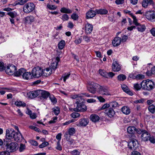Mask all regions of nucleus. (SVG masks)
<instances>
[{
  "instance_id": "1",
  "label": "nucleus",
  "mask_w": 155,
  "mask_h": 155,
  "mask_svg": "<svg viewBox=\"0 0 155 155\" xmlns=\"http://www.w3.org/2000/svg\"><path fill=\"white\" fill-rule=\"evenodd\" d=\"M84 100L80 97L77 98L75 103L77 104L76 108L73 109L75 111L84 112L87 110V107L84 104Z\"/></svg>"
},
{
  "instance_id": "2",
  "label": "nucleus",
  "mask_w": 155,
  "mask_h": 155,
  "mask_svg": "<svg viewBox=\"0 0 155 155\" xmlns=\"http://www.w3.org/2000/svg\"><path fill=\"white\" fill-rule=\"evenodd\" d=\"M141 86L143 89L150 91L154 88V84L151 80L147 79L141 82Z\"/></svg>"
},
{
  "instance_id": "3",
  "label": "nucleus",
  "mask_w": 155,
  "mask_h": 155,
  "mask_svg": "<svg viewBox=\"0 0 155 155\" xmlns=\"http://www.w3.org/2000/svg\"><path fill=\"white\" fill-rule=\"evenodd\" d=\"M5 143H6V146L7 147L6 150L9 153L10 152L15 151L18 149V144L13 140Z\"/></svg>"
},
{
  "instance_id": "4",
  "label": "nucleus",
  "mask_w": 155,
  "mask_h": 155,
  "mask_svg": "<svg viewBox=\"0 0 155 155\" xmlns=\"http://www.w3.org/2000/svg\"><path fill=\"white\" fill-rule=\"evenodd\" d=\"M32 76L33 78H38L43 76V69L39 67L33 68L32 71Z\"/></svg>"
},
{
  "instance_id": "5",
  "label": "nucleus",
  "mask_w": 155,
  "mask_h": 155,
  "mask_svg": "<svg viewBox=\"0 0 155 155\" xmlns=\"http://www.w3.org/2000/svg\"><path fill=\"white\" fill-rule=\"evenodd\" d=\"M15 134V131L14 130H10L7 129L6 131V138L4 140V142L12 141V140L13 139Z\"/></svg>"
},
{
  "instance_id": "6",
  "label": "nucleus",
  "mask_w": 155,
  "mask_h": 155,
  "mask_svg": "<svg viewBox=\"0 0 155 155\" xmlns=\"http://www.w3.org/2000/svg\"><path fill=\"white\" fill-rule=\"evenodd\" d=\"M143 15L148 21L151 22L155 21V11H148L146 12Z\"/></svg>"
},
{
  "instance_id": "7",
  "label": "nucleus",
  "mask_w": 155,
  "mask_h": 155,
  "mask_svg": "<svg viewBox=\"0 0 155 155\" xmlns=\"http://www.w3.org/2000/svg\"><path fill=\"white\" fill-rule=\"evenodd\" d=\"M35 5L32 2L28 3L24 6L23 10L26 13H28L32 12L35 9Z\"/></svg>"
},
{
  "instance_id": "8",
  "label": "nucleus",
  "mask_w": 155,
  "mask_h": 155,
  "mask_svg": "<svg viewBox=\"0 0 155 155\" xmlns=\"http://www.w3.org/2000/svg\"><path fill=\"white\" fill-rule=\"evenodd\" d=\"M97 92L99 93L106 95H110V94L109 92V88L108 87L105 86H100L98 88Z\"/></svg>"
},
{
  "instance_id": "9",
  "label": "nucleus",
  "mask_w": 155,
  "mask_h": 155,
  "mask_svg": "<svg viewBox=\"0 0 155 155\" xmlns=\"http://www.w3.org/2000/svg\"><path fill=\"white\" fill-rule=\"evenodd\" d=\"M60 61L59 57L57 56L53 60V62L51 64L49 68L52 70L53 73L57 68L58 66V63Z\"/></svg>"
},
{
  "instance_id": "10",
  "label": "nucleus",
  "mask_w": 155,
  "mask_h": 155,
  "mask_svg": "<svg viewBox=\"0 0 155 155\" xmlns=\"http://www.w3.org/2000/svg\"><path fill=\"white\" fill-rule=\"evenodd\" d=\"M16 69V67L15 65L11 64L7 66L5 70L6 74L10 75H12L15 73Z\"/></svg>"
},
{
  "instance_id": "11",
  "label": "nucleus",
  "mask_w": 155,
  "mask_h": 155,
  "mask_svg": "<svg viewBox=\"0 0 155 155\" xmlns=\"http://www.w3.org/2000/svg\"><path fill=\"white\" fill-rule=\"evenodd\" d=\"M138 141L137 140L133 138L128 143L127 145L128 148L130 150H135L138 147Z\"/></svg>"
},
{
  "instance_id": "12",
  "label": "nucleus",
  "mask_w": 155,
  "mask_h": 155,
  "mask_svg": "<svg viewBox=\"0 0 155 155\" xmlns=\"http://www.w3.org/2000/svg\"><path fill=\"white\" fill-rule=\"evenodd\" d=\"M39 96L44 99H47L50 95L49 92L45 90H39Z\"/></svg>"
},
{
  "instance_id": "13",
  "label": "nucleus",
  "mask_w": 155,
  "mask_h": 155,
  "mask_svg": "<svg viewBox=\"0 0 155 155\" xmlns=\"http://www.w3.org/2000/svg\"><path fill=\"white\" fill-rule=\"evenodd\" d=\"M39 90L33 91L28 93L27 95L29 98L32 99L39 96Z\"/></svg>"
},
{
  "instance_id": "14",
  "label": "nucleus",
  "mask_w": 155,
  "mask_h": 155,
  "mask_svg": "<svg viewBox=\"0 0 155 155\" xmlns=\"http://www.w3.org/2000/svg\"><path fill=\"white\" fill-rule=\"evenodd\" d=\"M137 128L134 126H129L127 128V132L129 134L131 135V137L134 138L136 136L134 134L136 132Z\"/></svg>"
},
{
  "instance_id": "15",
  "label": "nucleus",
  "mask_w": 155,
  "mask_h": 155,
  "mask_svg": "<svg viewBox=\"0 0 155 155\" xmlns=\"http://www.w3.org/2000/svg\"><path fill=\"white\" fill-rule=\"evenodd\" d=\"M22 77L26 80H30L33 78V76H32V73L30 72H26L25 69L22 74Z\"/></svg>"
},
{
  "instance_id": "16",
  "label": "nucleus",
  "mask_w": 155,
  "mask_h": 155,
  "mask_svg": "<svg viewBox=\"0 0 155 155\" xmlns=\"http://www.w3.org/2000/svg\"><path fill=\"white\" fill-rule=\"evenodd\" d=\"M121 87L124 91L127 94L130 96H132L134 95L133 92L132 91L130 90L128 87L125 84H123L121 85Z\"/></svg>"
},
{
  "instance_id": "17",
  "label": "nucleus",
  "mask_w": 155,
  "mask_h": 155,
  "mask_svg": "<svg viewBox=\"0 0 155 155\" xmlns=\"http://www.w3.org/2000/svg\"><path fill=\"white\" fill-rule=\"evenodd\" d=\"M96 14L97 12L96 10L95 11L90 10L86 13V18L87 19L92 18L94 17Z\"/></svg>"
},
{
  "instance_id": "18",
  "label": "nucleus",
  "mask_w": 155,
  "mask_h": 155,
  "mask_svg": "<svg viewBox=\"0 0 155 155\" xmlns=\"http://www.w3.org/2000/svg\"><path fill=\"white\" fill-rule=\"evenodd\" d=\"M150 136V133L145 130L143 131V133L141 134V137L142 140L146 141L148 140Z\"/></svg>"
},
{
  "instance_id": "19",
  "label": "nucleus",
  "mask_w": 155,
  "mask_h": 155,
  "mask_svg": "<svg viewBox=\"0 0 155 155\" xmlns=\"http://www.w3.org/2000/svg\"><path fill=\"white\" fill-rule=\"evenodd\" d=\"M23 138L22 135L20 132H16L14 135L13 139L15 141L20 142Z\"/></svg>"
},
{
  "instance_id": "20",
  "label": "nucleus",
  "mask_w": 155,
  "mask_h": 155,
  "mask_svg": "<svg viewBox=\"0 0 155 155\" xmlns=\"http://www.w3.org/2000/svg\"><path fill=\"white\" fill-rule=\"evenodd\" d=\"M85 33L87 34H90L92 31L93 26L92 25L87 23L85 25Z\"/></svg>"
},
{
  "instance_id": "21",
  "label": "nucleus",
  "mask_w": 155,
  "mask_h": 155,
  "mask_svg": "<svg viewBox=\"0 0 155 155\" xmlns=\"http://www.w3.org/2000/svg\"><path fill=\"white\" fill-rule=\"evenodd\" d=\"M112 68L113 71L114 72L118 71L121 70L120 65L116 61L114 62L113 63Z\"/></svg>"
},
{
  "instance_id": "22",
  "label": "nucleus",
  "mask_w": 155,
  "mask_h": 155,
  "mask_svg": "<svg viewBox=\"0 0 155 155\" xmlns=\"http://www.w3.org/2000/svg\"><path fill=\"white\" fill-rule=\"evenodd\" d=\"M121 41V38L117 37L114 38L112 41V44L114 47H117L120 45Z\"/></svg>"
},
{
  "instance_id": "23",
  "label": "nucleus",
  "mask_w": 155,
  "mask_h": 155,
  "mask_svg": "<svg viewBox=\"0 0 155 155\" xmlns=\"http://www.w3.org/2000/svg\"><path fill=\"white\" fill-rule=\"evenodd\" d=\"M105 113L110 118L113 117L115 114L114 111L113 109L111 108H109L106 110Z\"/></svg>"
},
{
  "instance_id": "24",
  "label": "nucleus",
  "mask_w": 155,
  "mask_h": 155,
  "mask_svg": "<svg viewBox=\"0 0 155 155\" xmlns=\"http://www.w3.org/2000/svg\"><path fill=\"white\" fill-rule=\"evenodd\" d=\"M53 72L49 68H45L44 70H43V76L47 77L53 73Z\"/></svg>"
},
{
  "instance_id": "25",
  "label": "nucleus",
  "mask_w": 155,
  "mask_h": 155,
  "mask_svg": "<svg viewBox=\"0 0 155 155\" xmlns=\"http://www.w3.org/2000/svg\"><path fill=\"white\" fill-rule=\"evenodd\" d=\"M35 18L33 16L31 15L27 16L24 18L25 22L27 23L31 24L33 22Z\"/></svg>"
},
{
  "instance_id": "26",
  "label": "nucleus",
  "mask_w": 155,
  "mask_h": 155,
  "mask_svg": "<svg viewBox=\"0 0 155 155\" xmlns=\"http://www.w3.org/2000/svg\"><path fill=\"white\" fill-rule=\"evenodd\" d=\"M89 120L87 119L83 118L79 120V125L82 126H86L88 123Z\"/></svg>"
},
{
  "instance_id": "27",
  "label": "nucleus",
  "mask_w": 155,
  "mask_h": 155,
  "mask_svg": "<svg viewBox=\"0 0 155 155\" xmlns=\"http://www.w3.org/2000/svg\"><path fill=\"white\" fill-rule=\"evenodd\" d=\"M29 0H17L14 3L9 5V6L11 5L16 6L17 5H23L26 2Z\"/></svg>"
},
{
  "instance_id": "28",
  "label": "nucleus",
  "mask_w": 155,
  "mask_h": 155,
  "mask_svg": "<svg viewBox=\"0 0 155 155\" xmlns=\"http://www.w3.org/2000/svg\"><path fill=\"white\" fill-rule=\"evenodd\" d=\"M121 111L126 115H128L130 112V110L129 107L124 106L121 109Z\"/></svg>"
},
{
  "instance_id": "29",
  "label": "nucleus",
  "mask_w": 155,
  "mask_h": 155,
  "mask_svg": "<svg viewBox=\"0 0 155 155\" xmlns=\"http://www.w3.org/2000/svg\"><path fill=\"white\" fill-rule=\"evenodd\" d=\"M97 14L99 15H106L108 13V11L106 9H96Z\"/></svg>"
},
{
  "instance_id": "30",
  "label": "nucleus",
  "mask_w": 155,
  "mask_h": 155,
  "mask_svg": "<svg viewBox=\"0 0 155 155\" xmlns=\"http://www.w3.org/2000/svg\"><path fill=\"white\" fill-rule=\"evenodd\" d=\"M91 120L93 122H96L98 121L100 119L99 117L95 114H92L90 116Z\"/></svg>"
},
{
  "instance_id": "31",
  "label": "nucleus",
  "mask_w": 155,
  "mask_h": 155,
  "mask_svg": "<svg viewBox=\"0 0 155 155\" xmlns=\"http://www.w3.org/2000/svg\"><path fill=\"white\" fill-rule=\"evenodd\" d=\"M25 70V69L21 68L19 69L18 71H16L14 74L15 76L16 77H19L21 75L22 76Z\"/></svg>"
},
{
  "instance_id": "32",
  "label": "nucleus",
  "mask_w": 155,
  "mask_h": 155,
  "mask_svg": "<svg viewBox=\"0 0 155 155\" xmlns=\"http://www.w3.org/2000/svg\"><path fill=\"white\" fill-rule=\"evenodd\" d=\"M15 104L18 107H25L26 106L25 103L19 100L15 102Z\"/></svg>"
},
{
  "instance_id": "33",
  "label": "nucleus",
  "mask_w": 155,
  "mask_h": 155,
  "mask_svg": "<svg viewBox=\"0 0 155 155\" xmlns=\"http://www.w3.org/2000/svg\"><path fill=\"white\" fill-rule=\"evenodd\" d=\"M136 26H137V29L138 30V31L141 32L144 31L146 28V26L144 25H141L139 23L138 25Z\"/></svg>"
},
{
  "instance_id": "34",
  "label": "nucleus",
  "mask_w": 155,
  "mask_h": 155,
  "mask_svg": "<svg viewBox=\"0 0 155 155\" xmlns=\"http://www.w3.org/2000/svg\"><path fill=\"white\" fill-rule=\"evenodd\" d=\"M60 11L62 13L66 14H70L72 12L71 10L69 8H66L65 7L61 8L60 9Z\"/></svg>"
},
{
  "instance_id": "35",
  "label": "nucleus",
  "mask_w": 155,
  "mask_h": 155,
  "mask_svg": "<svg viewBox=\"0 0 155 155\" xmlns=\"http://www.w3.org/2000/svg\"><path fill=\"white\" fill-rule=\"evenodd\" d=\"M65 45V42L64 40H62L58 43V47L59 49L62 50L64 48Z\"/></svg>"
},
{
  "instance_id": "36",
  "label": "nucleus",
  "mask_w": 155,
  "mask_h": 155,
  "mask_svg": "<svg viewBox=\"0 0 155 155\" xmlns=\"http://www.w3.org/2000/svg\"><path fill=\"white\" fill-rule=\"evenodd\" d=\"M89 86L91 87H92L96 91L97 89H98V88L99 87L100 85L96 83L93 82H90V85Z\"/></svg>"
},
{
  "instance_id": "37",
  "label": "nucleus",
  "mask_w": 155,
  "mask_h": 155,
  "mask_svg": "<svg viewBox=\"0 0 155 155\" xmlns=\"http://www.w3.org/2000/svg\"><path fill=\"white\" fill-rule=\"evenodd\" d=\"M148 109V110L152 114L155 113V106L152 104L149 106Z\"/></svg>"
},
{
  "instance_id": "38",
  "label": "nucleus",
  "mask_w": 155,
  "mask_h": 155,
  "mask_svg": "<svg viewBox=\"0 0 155 155\" xmlns=\"http://www.w3.org/2000/svg\"><path fill=\"white\" fill-rule=\"evenodd\" d=\"M99 72L101 76L106 78H108L107 73L105 70L100 69L99 70Z\"/></svg>"
},
{
  "instance_id": "39",
  "label": "nucleus",
  "mask_w": 155,
  "mask_h": 155,
  "mask_svg": "<svg viewBox=\"0 0 155 155\" xmlns=\"http://www.w3.org/2000/svg\"><path fill=\"white\" fill-rule=\"evenodd\" d=\"M70 72H69L68 73H65L63 74V75L62 76L61 79L62 78H63V81L64 82H65L66 80L68 79L70 75Z\"/></svg>"
},
{
  "instance_id": "40",
  "label": "nucleus",
  "mask_w": 155,
  "mask_h": 155,
  "mask_svg": "<svg viewBox=\"0 0 155 155\" xmlns=\"http://www.w3.org/2000/svg\"><path fill=\"white\" fill-rule=\"evenodd\" d=\"M117 80L120 81H123L126 79V76L123 74H120L117 77Z\"/></svg>"
},
{
  "instance_id": "41",
  "label": "nucleus",
  "mask_w": 155,
  "mask_h": 155,
  "mask_svg": "<svg viewBox=\"0 0 155 155\" xmlns=\"http://www.w3.org/2000/svg\"><path fill=\"white\" fill-rule=\"evenodd\" d=\"M7 14L10 16V18H14L17 16V13L15 12H8L7 13Z\"/></svg>"
},
{
  "instance_id": "42",
  "label": "nucleus",
  "mask_w": 155,
  "mask_h": 155,
  "mask_svg": "<svg viewBox=\"0 0 155 155\" xmlns=\"http://www.w3.org/2000/svg\"><path fill=\"white\" fill-rule=\"evenodd\" d=\"M49 98L53 104H55L57 102V100L56 98L53 96V95H50Z\"/></svg>"
},
{
  "instance_id": "43",
  "label": "nucleus",
  "mask_w": 155,
  "mask_h": 155,
  "mask_svg": "<svg viewBox=\"0 0 155 155\" xmlns=\"http://www.w3.org/2000/svg\"><path fill=\"white\" fill-rule=\"evenodd\" d=\"M53 110L54 113L56 115H58L60 113V108L58 107H55L53 108Z\"/></svg>"
},
{
  "instance_id": "44",
  "label": "nucleus",
  "mask_w": 155,
  "mask_h": 155,
  "mask_svg": "<svg viewBox=\"0 0 155 155\" xmlns=\"http://www.w3.org/2000/svg\"><path fill=\"white\" fill-rule=\"evenodd\" d=\"M70 136L73 135L75 133V130L74 128H70L68 132H67Z\"/></svg>"
},
{
  "instance_id": "45",
  "label": "nucleus",
  "mask_w": 155,
  "mask_h": 155,
  "mask_svg": "<svg viewBox=\"0 0 155 155\" xmlns=\"http://www.w3.org/2000/svg\"><path fill=\"white\" fill-rule=\"evenodd\" d=\"M26 146L25 144L21 143L19 147V151L20 152H22L25 149Z\"/></svg>"
},
{
  "instance_id": "46",
  "label": "nucleus",
  "mask_w": 155,
  "mask_h": 155,
  "mask_svg": "<svg viewBox=\"0 0 155 155\" xmlns=\"http://www.w3.org/2000/svg\"><path fill=\"white\" fill-rule=\"evenodd\" d=\"M71 18L74 20H78L79 19V16L74 13H73L71 16Z\"/></svg>"
},
{
  "instance_id": "47",
  "label": "nucleus",
  "mask_w": 155,
  "mask_h": 155,
  "mask_svg": "<svg viewBox=\"0 0 155 155\" xmlns=\"http://www.w3.org/2000/svg\"><path fill=\"white\" fill-rule=\"evenodd\" d=\"M87 89L92 94H94L96 93V90L89 86L87 87Z\"/></svg>"
},
{
  "instance_id": "48",
  "label": "nucleus",
  "mask_w": 155,
  "mask_h": 155,
  "mask_svg": "<svg viewBox=\"0 0 155 155\" xmlns=\"http://www.w3.org/2000/svg\"><path fill=\"white\" fill-rule=\"evenodd\" d=\"M61 18L64 21H66L68 20L69 17L67 14H64L61 16Z\"/></svg>"
},
{
  "instance_id": "49",
  "label": "nucleus",
  "mask_w": 155,
  "mask_h": 155,
  "mask_svg": "<svg viewBox=\"0 0 155 155\" xmlns=\"http://www.w3.org/2000/svg\"><path fill=\"white\" fill-rule=\"evenodd\" d=\"M80 115V114L77 112L73 113L71 114V116L73 118H76L78 117Z\"/></svg>"
},
{
  "instance_id": "50",
  "label": "nucleus",
  "mask_w": 155,
  "mask_h": 155,
  "mask_svg": "<svg viewBox=\"0 0 155 155\" xmlns=\"http://www.w3.org/2000/svg\"><path fill=\"white\" fill-rule=\"evenodd\" d=\"M49 143L47 142H45L42 143L41 144H40L39 146V147L40 148H42L45 147L47 146L48 145Z\"/></svg>"
},
{
  "instance_id": "51",
  "label": "nucleus",
  "mask_w": 155,
  "mask_h": 155,
  "mask_svg": "<svg viewBox=\"0 0 155 155\" xmlns=\"http://www.w3.org/2000/svg\"><path fill=\"white\" fill-rule=\"evenodd\" d=\"M5 69L4 63L2 62H0V71H3Z\"/></svg>"
},
{
  "instance_id": "52",
  "label": "nucleus",
  "mask_w": 155,
  "mask_h": 155,
  "mask_svg": "<svg viewBox=\"0 0 155 155\" xmlns=\"http://www.w3.org/2000/svg\"><path fill=\"white\" fill-rule=\"evenodd\" d=\"M148 0H143L142 3V6L145 8L147 7L148 4Z\"/></svg>"
},
{
  "instance_id": "53",
  "label": "nucleus",
  "mask_w": 155,
  "mask_h": 155,
  "mask_svg": "<svg viewBox=\"0 0 155 155\" xmlns=\"http://www.w3.org/2000/svg\"><path fill=\"white\" fill-rule=\"evenodd\" d=\"M144 76L141 74H138L136 76V79L137 80L142 79L144 78Z\"/></svg>"
},
{
  "instance_id": "54",
  "label": "nucleus",
  "mask_w": 155,
  "mask_h": 155,
  "mask_svg": "<svg viewBox=\"0 0 155 155\" xmlns=\"http://www.w3.org/2000/svg\"><path fill=\"white\" fill-rule=\"evenodd\" d=\"M48 8L50 10H54L57 8V7L55 6L54 5H51L49 4L47 5Z\"/></svg>"
},
{
  "instance_id": "55",
  "label": "nucleus",
  "mask_w": 155,
  "mask_h": 155,
  "mask_svg": "<svg viewBox=\"0 0 155 155\" xmlns=\"http://www.w3.org/2000/svg\"><path fill=\"white\" fill-rule=\"evenodd\" d=\"M134 88L137 91H138L140 90L141 88V87L140 85L138 83L134 84Z\"/></svg>"
},
{
  "instance_id": "56",
  "label": "nucleus",
  "mask_w": 155,
  "mask_h": 155,
  "mask_svg": "<svg viewBox=\"0 0 155 155\" xmlns=\"http://www.w3.org/2000/svg\"><path fill=\"white\" fill-rule=\"evenodd\" d=\"M56 149L61 151L62 150V147L60 144V142L58 141L57 143V146L56 147Z\"/></svg>"
},
{
  "instance_id": "57",
  "label": "nucleus",
  "mask_w": 155,
  "mask_h": 155,
  "mask_svg": "<svg viewBox=\"0 0 155 155\" xmlns=\"http://www.w3.org/2000/svg\"><path fill=\"white\" fill-rule=\"evenodd\" d=\"M29 128L37 132H39V129L36 127L33 126H30Z\"/></svg>"
},
{
  "instance_id": "58",
  "label": "nucleus",
  "mask_w": 155,
  "mask_h": 155,
  "mask_svg": "<svg viewBox=\"0 0 155 155\" xmlns=\"http://www.w3.org/2000/svg\"><path fill=\"white\" fill-rule=\"evenodd\" d=\"M127 143L125 141H123L120 143V145L123 148H125Z\"/></svg>"
},
{
  "instance_id": "59",
  "label": "nucleus",
  "mask_w": 155,
  "mask_h": 155,
  "mask_svg": "<svg viewBox=\"0 0 155 155\" xmlns=\"http://www.w3.org/2000/svg\"><path fill=\"white\" fill-rule=\"evenodd\" d=\"M71 136L69 135V134L67 132H66L64 135V137L66 140H69V139H71Z\"/></svg>"
},
{
  "instance_id": "60",
  "label": "nucleus",
  "mask_w": 155,
  "mask_h": 155,
  "mask_svg": "<svg viewBox=\"0 0 155 155\" xmlns=\"http://www.w3.org/2000/svg\"><path fill=\"white\" fill-rule=\"evenodd\" d=\"M133 19V23L135 25H138L139 24L137 21V19L136 18V17L134 15L132 17Z\"/></svg>"
},
{
  "instance_id": "61",
  "label": "nucleus",
  "mask_w": 155,
  "mask_h": 155,
  "mask_svg": "<svg viewBox=\"0 0 155 155\" xmlns=\"http://www.w3.org/2000/svg\"><path fill=\"white\" fill-rule=\"evenodd\" d=\"M110 105L108 104H104L102 107L99 109V110H103L107 108H108L110 107Z\"/></svg>"
},
{
  "instance_id": "62",
  "label": "nucleus",
  "mask_w": 155,
  "mask_h": 155,
  "mask_svg": "<svg viewBox=\"0 0 155 155\" xmlns=\"http://www.w3.org/2000/svg\"><path fill=\"white\" fill-rule=\"evenodd\" d=\"M145 130L141 129H137L136 130V132L139 134H143V131H145Z\"/></svg>"
},
{
  "instance_id": "63",
  "label": "nucleus",
  "mask_w": 155,
  "mask_h": 155,
  "mask_svg": "<svg viewBox=\"0 0 155 155\" xmlns=\"http://www.w3.org/2000/svg\"><path fill=\"white\" fill-rule=\"evenodd\" d=\"M30 143L33 146H37L38 145V143L37 142L34 140H30Z\"/></svg>"
},
{
  "instance_id": "64",
  "label": "nucleus",
  "mask_w": 155,
  "mask_h": 155,
  "mask_svg": "<svg viewBox=\"0 0 155 155\" xmlns=\"http://www.w3.org/2000/svg\"><path fill=\"white\" fill-rule=\"evenodd\" d=\"M71 153L72 155H79V152L77 150H74L71 152Z\"/></svg>"
}]
</instances>
